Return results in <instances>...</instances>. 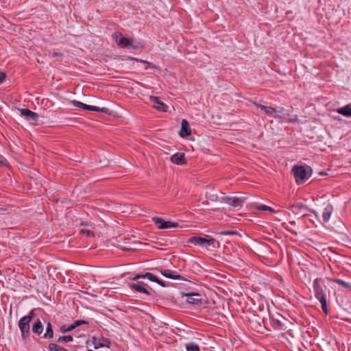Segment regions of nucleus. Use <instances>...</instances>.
Instances as JSON below:
<instances>
[{"instance_id": "obj_1", "label": "nucleus", "mask_w": 351, "mask_h": 351, "mask_svg": "<svg viewBox=\"0 0 351 351\" xmlns=\"http://www.w3.org/2000/svg\"><path fill=\"white\" fill-rule=\"evenodd\" d=\"M187 243H193L195 245H199L203 247H209L210 246L215 247V244L217 243L218 246L219 243L214 238L206 235V237H202L198 236L190 237Z\"/></svg>"}, {"instance_id": "obj_2", "label": "nucleus", "mask_w": 351, "mask_h": 351, "mask_svg": "<svg viewBox=\"0 0 351 351\" xmlns=\"http://www.w3.org/2000/svg\"><path fill=\"white\" fill-rule=\"evenodd\" d=\"M291 173L298 184H302L309 178L308 172L304 166L295 165L291 170Z\"/></svg>"}, {"instance_id": "obj_3", "label": "nucleus", "mask_w": 351, "mask_h": 351, "mask_svg": "<svg viewBox=\"0 0 351 351\" xmlns=\"http://www.w3.org/2000/svg\"><path fill=\"white\" fill-rule=\"evenodd\" d=\"M247 198L245 197H228L223 196L220 198L219 202L221 203L227 204L234 208H241L243 203L245 202Z\"/></svg>"}, {"instance_id": "obj_4", "label": "nucleus", "mask_w": 351, "mask_h": 351, "mask_svg": "<svg viewBox=\"0 0 351 351\" xmlns=\"http://www.w3.org/2000/svg\"><path fill=\"white\" fill-rule=\"evenodd\" d=\"M324 289H326V285H324V280L322 278H316L313 282V290L315 296L317 300L326 298L324 293Z\"/></svg>"}, {"instance_id": "obj_5", "label": "nucleus", "mask_w": 351, "mask_h": 351, "mask_svg": "<svg viewBox=\"0 0 351 351\" xmlns=\"http://www.w3.org/2000/svg\"><path fill=\"white\" fill-rule=\"evenodd\" d=\"M71 102L73 106L83 110L109 114V109L107 108H99L97 106H90L76 100H73Z\"/></svg>"}, {"instance_id": "obj_6", "label": "nucleus", "mask_w": 351, "mask_h": 351, "mask_svg": "<svg viewBox=\"0 0 351 351\" xmlns=\"http://www.w3.org/2000/svg\"><path fill=\"white\" fill-rule=\"evenodd\" d=\"M288 208L293 214L300 215L302 217L307 215L306 212H313L306 205L300 202L291 204Z\"/></svg>"}, {"instance_id": "obj_7", "label": "nucleus", "mask_w": 351, "mask_h": 351, "mask_svg": "<svg viewBox=\"0 0 351 351\" xmlns=\"http://www.w3.org/2000/svg\"><path fill=\"white\" fill-rule=\"evenodd\" d=\"M152 220L159 229H167L170 228H177L179 226V224L177 222L165 221L163 219L157 217H153Z\"/></svg>"}, {"instance_id": "obj_8", "label": "nucleus", "mask_w": 351, "mask_h": 351, "mask_svg": "<svg viewBox=\"0 0 351 351\" xmlns=\"http://www.w3.org/2000/svg\"><path fill=\"white\" fill-rule=\"evenodd\" d=\"M29 322L25 317H21L19 321V327L21 332V337L23 340H25L29 336Z\"/></svg>"}, {"instance_id": "obj_9", "label": "nucleus", "mask_w": 351, "mask_h": 351, "mask_svg": "<svg viewBox=\"0 0 351 351\" xmlns=\"http://www.w3.org/2000/svg\"><path fill=\"white\" fill-rule=\"evenodd\" d=\"M20 111L21 116L25 117L27 121L32 123H36L39 118L38 114L30 110L29 109L23 108Z\"/></svg>"}, {"instance_id": "obj_10", "label": "nucleus", "mask_w": 351, "mask_h": 351, "mask_svg": "<svg viewBox=\"0 0 351 351\" xmlns=\"http://www.w3.org/2000/svg\"><path fill=\"white\" fill-rule=\"evenodd\" d=\"M147 284L143 282H137L136 283H129L128 287L136 292L143 293L147 295H151L150 292L146 289Z\"/></svg>"}, {"instance_id": "obj_11", "label": "nucleus", "mask_w": 351, "mask_h": 351, "mask_svg": "<svg viewBox=\"0 0 351 351\" xmlns=\"http://www.w3.org/2000/svg\"><path fill=\"white\" fill-rule=\"evenodd\" d=\"M83 324L88 325V322L86 321V320H76L69 326H66L65 325L62 326L60 328V331L62 333H66L68 332H71V331L73 330L75 328H77L81 325H83Z\"/></svg>"}, {"instance_id": "obj_12", "label": "nucleus", "mask_w": 351, "mask_h": 351, "mask_svg": "<svg viewBox=\"0 0 351 351\" xmlns=\"http://www.w3.org/2000/svg\"><path fill=\"white\" fill-rule=\"evenodd\" d=\"M184 295L188 297L186 299V302L189 304H191L193 305H200L202 304V298L201 295L197 293L191 292L188 293H184Z\"/></svg>"}, {"instance_id": "obj_13", "label": "nucleus", "mask_w": 351, "mask_h": 351, "mask_svg": "<svg viewBox=\"0 0 351 351\" xmlns=\"http://www.w3.org/2000/svg\"><path fill=\"white\" fill-rule=\"evenodd\" d=\"M114 37L119 46L121 47H127L132 45V40L122 36L121 33L116 32L114 34Z\"/></svg>"}, {"instance_id": "obj_14", "label": "nucleus", "mask_w": 351, "mask_h": 351, "mask_svg": "<svg viewBox=\"0 0 351 351\" xmlns=\"http://www.w3.org/2000/svg\"><path fill=\"white\" fill-rule=\"evenodd\" d=\"M160 273L165 277L173 279V280H183L186 279L180 274H178L176 271L170 269H160Z\"/></svg>"}, {"instance_id": "obj_15", "label": "nucleus", "mask_w": 351, "mask_h": 351, "mask_svg": "<svg viewBox=\"0 0 351 351\" xmlns=\"http://www.w3.org/2000/svg\"><path fill=\"white\" fill-rule=\"evenodd\" d=\"M171 161L178 165H183L186 163L185 154L183 152H177L170 158Z\"/></svg>"}, {"instance_id": "obj_16", "label": "nucleus", "mask_w": 351, "mask_h": 351, "mask_svg": "<svg viewBox=\"0 0 351 351\" xmlns=\"http://www.w3.org/2000/svg\"><path fill=\"white\" fill-rule=\"evenodd\" d=\"M191 134V128L189 122L186 119H183L181 123V129L179 132V135L182 137H187Z\"/></svg>"}, {"instance_id": "obj_17", "label": "nucleus", "mask_w": 351, "mask_h": 351, "mask_svg": "<svg viewBox=\"0 0 351 351\" xmlns=\"http://www.w3.org/2000/svg\"><path fill=\"white\" fill-rule=\"evenodd\" d=\"M264 112L270 117H274L275 119H278L279 122H283L285 121V118L283 116L280 114H276V108H272L271 106H267L266 110Z\"/></svg>"}, {"instance_id": "obj_18", "label": "nucleus", "mask_w": 351, "mask_h": 351, "mask_svg": "<svg viewBox=\"0 0 351 351\" xmlns=\"http://www.w3.org/2000/svg\"><path fill=\"white\" fill-rule=\"evenodd\" d=\"M150 100L155 104H158V106L156 107V109L160 112H167L168 110V106L161 101L158 97L156 96H151Z\"/></svg>"}, {"instance_id": "obj_19", "label": "nucleus", "mask_w": 351, "mask_h": 351, "mask_svg": "<svg viewBox=\"0 0 351 351\" xmlns=\"http://www.w3.org/2000/svg\"><path fill=\"white\" fill-rule=\"evenodd\" d=\"M145 278L152 282H155L158 283L161 287H166V284L164 281H162V280H160L159 278H158L156 276H154L152 273L146 272L145 274H143V278Z\"/></svg>"}, {"instance_id": "obj_20", "label": "nucleus", "mask_w": 351, "mask_h": 351, "mask_svg": "<svg viewBox=\"0 0 351 351\" xmlns=\"http://www.w3.org/2000/svg\"><path fill=\"white\" fill-rule=\"evenodd\" d=\"M337 112L346 117H351V104H347L343 107L336 110Z\"/></svg>"}, {"instance_id": "obj_21", "label": "nucleus", "mask_w": 351, "mask_h": 351, "mask_svg": "<svg viewBox=\"0 0 351 351\" xmlns=\"http://www.w3.org/2000/svg\"><path fill=\"white\" fill-rule=\"evenodd\" d=\"M110 344V341L108 339L102 337L99 339L97 341H94V348L95 349H98L99 348L108 347L109 348V345Z\"/></svg>"}, {"instance_id": "obj_22", "label": "nucleus", "mask_w": 351, "mask_h": 351, "mask_svg": "<svg viewBox=\"0 0 351 351\" xmlns=\"http://www.w3.org/2000/svg\"><path fill=\"white\" fill-rule=\"evenodd\" d=\"M332 210H333L332 206L331 204H328L324 208V210L322 214L323 220L324 222H327L329 220Z\"/></svg>"}, {"instance_id": "obj_23", "label": "nucleus", "mask_w": 351, "mask_h": 351, "mask_svg": "<svg viewBox=\"0 0 351 351\" xmlns=\"http://www.w3.org/2000/svg\"><path fill=\"white\" fill-rule=\"evenodd\" d=\"M43 330V326L40 319H37L32 326V332L36 335H40Z\"/></svg>"}, {"instance_id": "obj_24", "label": "nucleus", "mask_w": 351, "mask_h": 351, "mask_svg": "<svg viewBox=\"0 0 351 351\" xmlns=\"http://www.w3.org/2000/svg\"><path fill=\"white\" fill-rule=\"evenodd\" d=\"M53 330L52 328V325L51 323L48 322L46 326V332L43 335V338H53Z\"/></svg>"}, {"instance_id": "obj_25", "label": "nucleus", "mask_w": 351, "mask_h": 351, "mask_svg": "<svg viewBox=\"0 0 351 351\" xmlns=\"http://www.w3.org/2000/svg\"><path fill=\"white\" fill-rule=\"evenodd\" d=\"M331 281L338 284L339 285H341L345 289H350L351 290V283L343 281L341 279L339 278H335L331 280Z\"/></svg>"}, {"instance_id": "obj_26", "label": "nucleus", "mask_w": 351, "mask_h": 351, "mask_svg": "<svg viewBox=\"0 0 351 351\" xmlns=\"http://www.w3.org/2000/svg\"><path fill=\"white\" fill-rule=\"evenodd\" d=\"M48 348L49 351H69L67 349L61 347L54 343H49Z\"/></svg>"}, {"instance_id": "obj_27", "label": "nucleus", "mask_w": 351, "mask_h": 351, "mask_svg": "<svg viewBox=\"0 0 351 351\" xmlns=\"http://www.w3.org/2000/svg\"><path fill=\"white\" fill-rule=\"evenodd\" d=\"M186 349L187 351H199V347L198 345L193 342L186 343Z\"/></svg>"}, {"instance_id": "obj_28", "label": "nucleus", "mask_w": 351, "mask_h": 351, "mask_svg": "<svg viewBox=\"0 0 351 351\" xmlns=\"http://www.w3.org/2000/svg\"><path fill=\"white\" fill-rule=\"evenodd\" d=\"M255 207L257 210H267V211H269L271 213H274L275 210L271 208L270 206H266V205H263V204H255Z\"/></svg>"}, {"instance_id": "obj_29", "label": "nucleus", "mask_w": 351, "mask_h": 351, "mask_svg": "<svg viewBox=\"0 0 351 351\" xmlns=\"http://www.w3.org/2000/svg\"><path fill=\"white\" fill-rule=\"evenodd\" d=\"M276 114L289 116L290 112L289 110H286L283 107H278L276 108Z\"/></svg>"}, {"instance_id": "obj_30", "label": "nucleus", "mask_w": 351, "mask_h": 351, "mask_svg": "<svg viewBox=\"0 0 351 351\" xmlns=\"http://www.w3.org/2000/svg\"><path fill=\"white\" fill-rule=\"evenodd\" d=\"M73 338L71 335L61 336L57 339L58 343L72 341Z\"/></svg>"}, {"instance_id": "obj_31", "label": "nucleus", "mask_w": 351, "mask_h": 351, "mask_svg": "<svg viewBox=\"0 0 351 351\" xmlns=\"http://www.w3.org/2000/svg\"><path fill=\"white\" fill-rule=\"evenodd\" d=\"M321 304H322V308L323 310V311L324 312V313L326 315L328 314V308H327V300H326V298H322L321 300H319Z\"/></svg>"}, {"instance_id": "obj_32", "label": "nucleus", "mask_w": 351, "mask_h": 351, "mask_svg": "<svg viewBox=\"0 0 351 351\" xmlns=\"http://www.w3.org/2000/svg\"><path fill=\"white\" fill-rule=\"evenodd\" d=\"M36 314H35V309H32L27 315L26 316H24V317H25V319L28 321V322H31L32 320V319L35 317Z\"/></svg>"}, {"instance_id": "obj_33", "label": "nucleus", "mask_w": 351, "mask_h": 351, "mask_svg": "<svg viewBox=\"0 0 351 351\" xmlns=\"http://www.w3.org/2000/svg\"><path fill=\"white\" fill-rule=\"evenodd\" d=\"M80 233L82 234H85L87 237H93L94 232L88 229H82L80 230Z\"/></svg>"}, {"instance_id": "obj_34", "label": "nucleus", "mask_w": 351, "mask_h": 351, "mask_svg": "<svg viewBox=\"0 0 351 351\" xmlns=\"http://www.w3.org/2000/svg\"><path fill=\"white\" fill-rule=\"evenodd\" d=\"M220 234H223V235H234V234H237V232L234 230H228V231H221L220 232Z\"/></svg>"}, {"instance_id": "obj_35", "label": "nucleus", "mask_w": 351, "mask_h": 351, "mask_svg": "<svg viewBox=\"0 0 351 351\" xmlns=\"http://www.w3.org/2000/svg\"><path fill=\"white\" fill-rule=\"evenodd\" d=\"M285 121H287L289 123H296L299 121V119L298 118V116L295 115L293 117L289 118L287 120L285 119Z\"/></svg>"}, {"instance_id": "obj_36", "label": "nucleus", "mask_w": 351, "mask_h": 351, "mask_svg": "<svg viewBox=\"0 0 351 351\" xmlns=\"http://www.w3.org/2000/svg\"><path fill=\"white\" fill-rule=\"evenodd\" d=\"M143 64H146L148 67L152 69H158V66H156L154 63L148 62L147 60L145 62H143Z\"/></svg>"}, {"instance_id": "obj_37", "label": "nucleus", "mask_w": 351, "mask_h": 351, "mask_svg": "<svg viewBox=\"0 0 351 351\" xmlns=\"http://www.w3.org/2000/svg\"><path fill=\"white\" fill-rule=\"evenodd\" d=\"M274 326H275V328L278 329V330L282 329V324H281V322L279 320L274 321Z\"/></svg>"}, {"instance_id": "obj_38", "label": "nucleus", "mask_w": 351, "mask_h": 351, "mask_svg": "<svg viewBox=\"0 0 351 351\" xmlns=\"http://www.w3.org/2000/svg\"><path fill=\"white\" fill-rule=\"evenodd\" d=\"M6 78V75L3 72H0V84L3 83Z\"/></svg>"}, {"instance_id": "obj_39", "label": "nucleus", "mask_w": 351, "mask_h": 351, "mask_svg": "<svg viewBox=\"0 0 351 351\" xmlns=\"http://www.w3.org/2000/svg\"><path fill=\"white\" fill-rule=\"evenodd\" d=\"M254 104H255L256 107L257 108V109H260L261 110H263V111L266 110V108H267L266 106H263L262 104H256V103H255Z\"/></svg>"}, {"instance_id": "obj_40", "label": "nucleus", "mask_w": 351, "mask_h": 351, "mask_svg": "<svg viewBox=\"0 0 351 351\" xmlns=\"http://www.w3.org/2000/svg\"><path fill=\"white\" fill-rule=\"evenodd\" d=\"M140 278H143V274H136L134 276L130 278L131 280H137Z\"/></svg>"}, {"instance_id": "obj_41", "label": "nucleus", "mask_w": 351, "mask_h": 351, "mask_svg": "<svg viewBox=\"0 0 351 351\" xmlns=\"http://www.w3.org/2000/svg\"><path fill=\"white\" fill-rule=\"evenodd\" d=\"M51 57L52 58H56V57H60L62 58L63 56L62 53H60V52H53L51 53Z\"/></svg>"}, {"instance_id": "obj_42", "label": "nucleus", "mask_w": 351, "mask_h": 351, "mask_svg": "<svg viewBox=\"0 0 351 351\" xmlns=\"http://www.w3.org/2000/svg\"><path fill=\"white\" fill-rule=\"evenodd\" d=\"M143 46L141 43H137L135 45H132V47L135 49H138L139 48H142Z\"/></svg>"}, {"instance_id": "obj_43", "label": "nucleus", "mask_w": 351, "mask_h": 351, "mask_svg": "<svg viewBox=\"0 0 351 351\" xmlns=\"http://www.w3.org/2000/svg\"><path fill=\"white\" fill-rule=\"evenodd\" d=\"M117 247L121 249L123 251H130L132 250V248H130V247H124V246H118Z\"/></svg>"}, {"instance_id": "obj_44", "label": "nucleus", "mask_w": 351, "mask_h": 351, "mask_svg": "<svg viewBox=\"0 0 351 351\" xmlns=\"http://www.w3.org/2000/svg\"><path fill=\"white\" fill-rule=\"evenodd\" d=\"M132 60L136 61V62H141V63H143V62H145L146 60H142V59H138V58H132Z\"/></svg>"}, {"instance_id": "obj_45", "label": "nucleus", "mask_w": 351, "mask_h": 351, "mask_svg": "<svg viewBox=\"0 0 351 351\" xmlns=\"http://www.w3.org/2000/svg\"><path fill=\"white\" fill-rule=\"evenodd\" d=\"M4 160L5 158L2 156H0V166H3L4 165Z\"/></svg>"}, {"instance_id": "obj_46", "label": "nucleus", "mask_w": 351, "mask_h": 351, "mask_svg": "<svg viewBox=\"0 0 351 351\" xmlns=\"http://www.w3.org/2000/svg\"><path fill=\"white\" fill-rule=\"evenodd\" d=\"M291 225H295V221H291L289 222Z\"/></svg>"}, {"instance_id": "obj_47", "label": "nucleus", "mask_w": 351, "mask_h": 351, "mask_svg": "<svg viewBox=\"0 0 351 351\" xmlns=\"http://www.w3.org/2000/svg\"><path fill=\"white\" fill-rule=\"evenodd\" d=\"M81 225H86H86H87V223H83V222H82V223H81Z\"/></svg>"}]
</instances>
